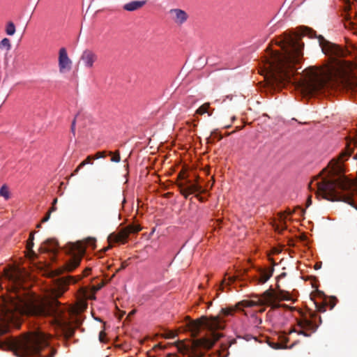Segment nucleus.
<instances>
[{"instance_id":"f257e3e1","label":"nucleus","mask_w":357,"mask_h":357,"mask_svg":"<svg viewBox=\"0 0 357 357\" xmlns=\"http://www.w3.org/2000/svg\"><path fill=\"white\" fill-rule=\"evenodd\" d=\"M64 287H58L52 290L45 298H10L4 301L2 314L0 315V336L9 331L10 325L19 327L17 321L20 316L26 315L38 318H50L51 322L63 328L65 335L73 337L75 329L67 324L63 319L65 310L61 307L58 298L66 291Z\"/></svg>"},{"instance_id":"f03ea898","label":"nucleus","mask_w":357,"mask_h":357,"mask_svg":"<svg viewBox=\"0 0 357 357\" xmlns=\"http://www.w3.org/2000/svg\"><path fill=\"white\" fill-rule=\"evenodd\" d=\"M275 44L280 47L282 52L273 50L268 47L264 56V68L271 84L277 87H282L292 82L296 71L295 65L299 63L303 56L304 44L296 37L287 33L277 38Z\"/></svg>"},{"instance_id":"7ed1b4c3","label":"nucleus","mask_w":357,"mask_h":357,"mask_svg":"<svg viewBox=\"0 0 357 357\" xmlns=\"http://www.w3.org/2000/svg\"><path fill=\"white\" fill-rule=\"evenodd\" d=\"M236 307H228L222 308L216 316H202L196 320L190 321L188 327L193 337L199 335L202 327L211 332L212 338L202 337L195 339L192 342L190 357H204V353L201 349L209 350L214 344L222 337V333H215V331L223 330L225 328V317L233 315Z\"/></svg>"},{"instance_id":"20e7f679","label":"nucleus","mask_w":357,"mask_h":357,"mask_svg":"<svg viewBox=\"0 0 357 357\" xmlns=\"http://www.w3.org/2000/svg\"><path fill=\"white\" fill-rule=\"evenodd\" d=\"M349 155L350 153L345 151L342 153L338 158L333 159L330 162L329 165L331 166V174L332 176H337V178H326L317 183L318 191L323 195L324 198L331 201L347 202L349 199V197L342 192L349 190L351 183L342 174L343 167L340 161L343 160L344 157L348 158Z\"/></svg>"},{"instance_id":"39448f33","label":"nucleus","mask_w":357,"mask_h":357,"mask_svg":"<svg viewBox=\"0 0 357 357\" xmlns=\"http://www.w3.org/2000/svg\"><path fill=\"white\" fill-rule=\"evenodd\" d=\"M338 85L337 79L329 70L313 66L309 67L303 71V78L299 81V87L305 96L324 93Z\"/></svg>"},{"instance_id":"423d86ee","label":"nucleus","mask_w":357,"mask_h":357,"mask_svg":"<svg viewBox=\"0 0 357 357\" xmlns=\"http://www.w3.org/2000/svg\"><path fill=\"white\" fill-rule=\"evenodd\" d=\"M49 338L47 334L40 330L31 331L13 342L14 352L19 357H53L55 351L52 348L48 355L40 353L49 347Z\"/></svg>"},{"instance_id":"0eeeda50","label":"nucleus","mask_w":357,"mask_h":357,"mask_svg":"<svg viewBox=\"0 0 357 357\" xmlns=\"http://www.w3.org/2000/svg\"><path fill=\"white\" fill-rule=\"evenodd\" d=\"M291 300V297L288 291L278 289V292H275L273 289H269L263 293L262 297L259 298V302L266 303L268 305L271 306L272 308L275 309L280 307L277 303L278 301Z\"/></svg>"},{"instance_id":"6e6552de","label":"nucleus","mask_w":357,"mask_h":357,"mask_svg":"<svg viewBox=\"0 0 357 357\" xmlns=\"http://www.w3.org/2000/svg\"><path fill=\"white\" fill-rule=\"evenodd\" d=\"M142 227L138 225L131 224L121 229L118 233H112L108 236V242L125 243L130 234H136L141 231Z\"/></svg>"},{"instance_id":"1a4fd4ad","label":"nucleus","mask_w":357,"mask_h":357,"mask_svg":"<svg viewBox=\"0 0 357 357\" xmlns=\"http://www.w3.org/2000/svg\"><path fill=\"white\" fill-rule=\"evenodd\" d=\"M178 178L180 179H184L185 181L183 182H179L177 183V186L179 188L181 194L185 198L188 199V197L195 193H205L206 190L202 189V187L198 183H192V181L189 179H187L184 177L182 172H180L178 174Z\"/></svg>"},{"instance_id":"9d476101","label":"nucleus","mask_w":357,"mask_h":357,"mask_svg":"<svg viewBox=\"0 0 357 357\" xmlns=\"http://www.w3.org/2000/svg\"><path fill=\"white\" fill-rule=\"evenodd\" d=\"M315 317L316 315L312 314L311 316V319H308L305 317L301 319L298 322V325L301 328V330L298 331L293 328L289 331V333L296 332L298 335H303L304 336L309 337L310 333H314L318 328V325L314 323V321L313 320Z\"/></svg>"},{"instance_id":"9b49d317","label":"nucleus","mask_w":357,"mask_h":357,"mask_svg":"<svg viewBox=\"0 0 357 357\" xmlns=\"http://www.w3.org/2000/svg\"><path fill=\"white\" fill-rule=\"evenodd\" d=\"M319 42L325 54L337 57L344 56V52L340 46L326 40L321 36H319Z\"/></svg>"},{"instance_id":"f8f14e48","label":"nucleus","mask_w":357,"mask_h":357,"mask_svg":"<svg viewBox=\"0 0 357 357\" xmlns=\"http://www.w3.org/2000/svg\"><path fill=\"white\" fill-rule=\"evenodd\" d=\"M72 61L68 56L66 49L61 47L59 52V72L63 73L70 71L71 69Z\"/></svg>"},{"instance_id":"ddd939ff","label":"nucleus","mask_w":357,"mask_h":357,"mask_svg":"<svg viewBox=\"0 0 357 357\" xmlns=\"http://www.w3.org/2000/svg\"><path fill=\"white\" fill-rule=\"evenodd\" d=\"M97 59L98 55L92 50L88 49L83 51L80 57V61L86 68H92Z\"/></svg>"},{"instance_id":"4468645a","label":"nucleus","mask_w":357,"mask_h":357,"mask_svg":"<svg viewBox=\"0 0 357 357\" xmlns=\"http://www.w3.org/2000/svg\"><path fill=\"white\" fill-rule=\"evenodd\" d=\"M4 277L13 283H18L22 278L20 270L17 267H10L4 271Z\"/></svg>"},{"instance_id":"2eb2a0df","label":"nucleus","mask_w":357,"mask_h":357,"mask_svg":"<svg viewBox=\"0 0 357 357\" xmlns=\"http://www.w3.org/2000/svg\"><path fill=\"white\" fill-rule=\"evenodd\" d=\"M59 250V243L54 238L47 239L40 246V250L56 255Z\"/></svg>"},{"instance_id":"dca6fc26","label":"nucleus","mask_w":357,"mask_h":357,"mask_svg":"<svg viewBox=\"0 0 357 357\" xmlns=\"http://www.w3.org/2000/svg\"><path fill=\"white\" fill-rule=\"evenodd\" d=\"M345 4L344 11L346 13L345 16L344 17V26L347 29H355V23L352 21V18L351 15L349 14V11L351 10V1L350 0H342Z\"/></svg>"},{"instance_id":"f3484780","label":"nucleus","mask_w":357,"mask_h":357,"mask_svg":"<svg viewBox=\"0 0 357 357\" xmlns=\"http://www.w3.org/2000/svg\"><path fill=\"white\" fill-rule=\"evenodd\" d=\"M273 268H269L268 269H259V277H254L253 280L256 281L257 284H264L272 276Z\"/></svg>"},{"instance_id":"a211bd4d","label":"nucleus","mask_w":357,"mask_h":357,"mask_svg":"<svg viewBox=\"0 0 357 357\" xmlns=\"http://www.w3.org/2000/svg\"><path fill=\"white\" fill-rule=\"evenodd\" d=\"M170 13L174 14V20L176 23L182 24H183L188 19L187 13L181 9L174 8L170 10Z\"/></svg>"},{"instance_id":"6ab92c4d","label":"nucleus","mask_w":357,"mask_h":357,"mask_svg":"<svg viewBox=\"0 0 357 357\" xmlns=\"http://www.w3.org/2000/svg\"><path fill=\"white\" fill-rule=\"evenodd\" d=\"M146 1H132L123 5V9L127 11H135L142 8Z\"/></svg>"},{"instance_id":"aec40b11","label":"nucleus","mask_w":357,"mask_h":357,"mask_svg":"<svg viewBox=\"0 0 357 357\" xmlns=\"http://www.w3.org/2000/svg\"><path fill=\"white\" fill-rule=\"evenodd\" d=\"M82 257L79 255H73L69 259V261L66 264V268L68 271H73L75 268H77L81 261Z\"/></svg>"},{"instance_id":"412c9836","label":"nucleus","mask_w":357,"mask_h":357,"mask_svg":"<svg viewBox=\"0 0 357 357\" xmlns=\"http://www.w3.org/2000/svg\"><path fill=\"white\" fill-rule=\"evenodd\" d=\"M263 296V294H261V295H255V296H253V297L255 298V300H251V301H243V305L245 307H253V306H255V305H268V304L266 303H261L259 302V298H261Z\"/></svg>"},{"instance_id":"4be33fe9","label":"nucleus","mask_w":357,"mask_h":357,"mask_svg":"<svg viewBox=\"0 0 357 357\" xmlns=\"http://www.w3.org/2000/svg\"><path fill=\"white\" fill-rule=\"evenodd\" d=\"M34 234L35 231H31L29 234V239L26 241V250L31 256L36 255L35 252L33 250V247L34 245Z\"/></svg>"},{"instance_id":"5701e85b","label":"nucleus","mask_w":357,"mask_h":357,"mask_svg":"<svg viewBox=\"0 0 357 357\" xmlns=\"http://www.w3.org/2000/svg\"><path fill=\"white\" fill-rule=\"evenodd\" d=\"M281 342L280 343H273L271 346L275 349H287V346L286 344L289 342V338L285 335H282L280 337Z\"/></svg>"},{"instance_id":"b1692460","label":"nucleus","mask_w":357,"mask_h":357,"mask_svg":"<svg viewBox=\"0 0 357 357\" xmlns=\"http://www.w3.org/2000/svg\"><path fill=\"white\" fill-rule=\"evenodd\" d=\"M0 197H2L5 200H8L11 197L10 189L7 184H3L1 187Z\"/></svg>"},{"instance_id":"393cba45","label":"nucleus","mask_w":357,"mask_h":357,"mask_svg":"<svg viewBox=\"0 0 357 357\" xmlns=\"http://www.w3.org/2000/svg\"><path fill=\"white\" fill-rule=\"evenodd\" d=\"M240 277V275H238L236 277H229L228 282H226V279L225 278L222 281V283L220 284L218 290L224 291L225 285L227 287L229 286L231 283L234 282L236 280H241Z\"/></svg>"},{"instance_id":"a878e982","label":"nucleus","mask_w":357,"mask_h":357,"mask_svg":"<svg viewBox=\"0 0 357 357\" xmlns=\"http://www.w3.org/2000/svg\"><path fill=\"white\" fill-rule=\"evenodd\" d=\"M0 48L1 50L6 49L7 51H9L11 48L10 40L7 38L2 39L0 42Z\"/></svg>"},{"instance_id":"bb28decb","label":"nucleus","mask_w":357,"mask_h":357,"mask_svg":"<svg viewBox=\"0 0 357 357\" xmlns=\"http://www.w3.org/2000/svg\"><path fill=\"white\" fill-rule=\"evenodd\" d=\"M6 33L8 36H13L15 33V26L13 22H8L6 27Z\"/></svg>"},{"instance_id":"cd10ccee","label":"nucleus","mask_w":357,"mask_h":357,"mask_svg":"<svg viewBox=\"0 0 357 357\" xmlns=\"http://www.w3.org/2000/svg\"><path fill=\"white\" fill-rule=\"evenodd\" d=\"M209 107V103H204L197 109L196 112L200 115H202L205 113H208V115H211V114L208 112Z\"/></svg>"},{"instance_id":"c85d7f7f","label":"nucleus","mask_w":357,"mask_h":357,"mask_svg":"<svg viewBox=\"0 0 357 357\" xmlns=\"http://www.w3.org/2000/svg\"><path fill=\"white\" fill-rule=\"evenodd\" d=\"M345 86L353 91H357V80H346Z\"/></svg>"},{"instance_id":"c756f323","label":"nucleus","mask_w":357,"mask_h":357,"mask_svg":"<svg viewBox=\"0 0 357 357\" xmlns=\"http://www.w3.org/2000/svg\"><path fill=\"white\" fill-rule=\"evenodd\" d=\"M92 160H94L93 158V155H88L86 158L79 164V167H83L87 164H92Z\"/></svg>"},{"instance_id":"7c9ffc66","label":"nucleus","mask_w":357,"mask_h":357,"mask_svg":"<svg viewBox=\"0 0 357 357\" xmlns=\"http://www.w3.org/2000/svg\"><path fill=\"white\" fill-rule=\"evenodd\" d=\"M107 155V152L106 151H98L97 152L95 155H93V158L94 160H97V159H99V158H105Z\"/></svg>"},{"instance_id":"2f4dec72","label":"nucleus","mask_w":357,"mask_h":357,"mask_svg":"<svg viewBox=\"0 0 357 357\" xmlns=\"http://www.w3.org/2000/svg\"><path fill=\"white\" fill-rule=\"evenodd\" d=\"M324 302L326 305L330 306V310H332L336 305V299L335 298H330L328 301L326 300Z\"/></svg>"},{"instance_id":"473e14b6","label":"nucleus","mask_w":357,"mask_h":357,"mask_svg":"<svg viewBox=\"0 0 357 357\" xmlns=\"http://www.w3.org/2000/svg\"><path fill=\"white\" fill-rule=\"evenodd\" d=\"M236 342V340L234 339H233L231 341H230L229 343H227V344H225V343H222L221 344V349H222V351H227L228 347L229 346H231L232 344H234Z\"/></svg>"},{"instance_id":"72a5a7b5","label":"nucleus","mask_w":357,"mask_h":357,"mask_svg":"<svg viewBox=\"0 0 357 357\" xmlns=\"http://www.w3.org/2000/svg\"><path fill=\"white\" fill-rule=\"evenodd\" d=\"M111 160L114 162H119L121 160L120 153L119 151H116L114 155L112 157Z\"/></svg>"},{"instance_id":"f704fd0d","label":"nucleus","mask_w":357,"mask_h":357,"mask_svg":"<svg viewBox=\"0 0 357 357\" xmlns=\"http://www.w3.org/2000/svg\"><path fill=\"white\" fill-rule=\"evenodd\" d=\"M86 244H87L88 245H91V246H92V247H93V248H95V247H96V245H95V243H96V239H95V238H88L86 240Z\"/></svg>"},{"instance_id":"c9c22d12","label":"nucleus","mask_w":357,"mask_h":357,"mask_svg":"<svg viewBox=\"0 0 357 357\" xmlns=\"http://www.w3.org/2000/svg\"><path fill=\"white\" fill-rule=\"evenodd\" d=\"M317 305V310L318 311L321 312H324L326 311V303H324V304H316Z\"/></svg>"},{"instance_id":"e433bc0d","label":"nucleus","mask_w":357,"mask_h":357,"mask_svg":"<svg viewBox=\"0 0 357 357\" xmlns=\"http://www.w3.org/2000/svg\"><path fill=\"white\" fill-rule=\"evenodd\" d=\"M76 117L77 116H75V119L73 120L72 123H71V128H70L71 132L73 133V135H75Z\"/></svg>"},{"instance_id":"4c0bfd02","label":"nucleus","mask_w":357,"mask_h":357,"mask_svg":"<svg viewBox=\"0 0 357 357\" xmlns=\"http://www.w3.org/2000/svg\"><path fill=\"white\" fill-rule=\"evenodd\" d=\"M176 336L175 333L172 332V331H169L167 333H166L165 334L163 335V337L165 338H174Z\"/></svg>"},{"instance_id":"58836bf2","label":"nucleus","mask_w":357,"mask_h":357,"mask_svg":"<svg viewBox=\"0 0 357 357\" xmlns=\"http://www.w3.org/2000/svg\"><path fill=\"white\" fill-rule=\"evenodd\" d=\"M57 201H58V199L57 198H55L54 200H53V202H52V207L50 208V209L49 210V211H51V212H53V211H55L56 210V204L57 203Z\"/></svg>"},{"instance_id":"ea45409f","label":"nucleus","mask_w":357,"mask_h":357,"mask_svg":"<svg viewBox=\"0 0 357 357\" xmlns=\"http://www.w3.org/2000/svg\"><path fill=\"white\" fill-rule=\"evenodd\" d=\"M106 334L104 331H100L99 333V340L100 342H104Z\"/></svg>"},{"instance_id":"a19ab883","label":"nucleus","mask_w":357,"mask_h":357,"mask_svg":"<svg viewBox=\"0 0 357 357\" xmlns=\"http://www.w3.org/2000/svg\"><path fill=\"white\" fill-rule=\"evenodd\" d=\"M51 213V211H48L47 214L45 215V217L42 219L41 222H45L48 221V220L50 218Z\"/></svg>"},{"instance_id":"79ce46f5","label":"nucleus","mask_w":357,"mask_h":357,"mask_svg":"<svg viewBox=\"0 0 357 357\" xmlns=\"http://www.w3.org/2000/svg\"><path fill=\"white\" fill-rule=\"evenodd\" d=\"M127 266H128V263L126 261L122 262L120 268L117 269L116 272H119V271L124 269L126 267H127Z\"/></svg>"},{"instance_id":"37998d69","label":"nucleus","mask_w":357,"mask_h":357,"mask_svg":"<svg viewBox=\"0 0 357 357\" xmlns=\"http://www.w3.org/2000/svg\"><path fill=\"white\" fill-rule=\"evenodd\" d=\"M312 204V197L309 196L306 202V207H309Z\"/></svg>"},{"instance_id":"c03bdc74","label":"nucleus","mask_w":357,"mask_h":357,"mask_svg":"<svg viewBox=\"0 0 357 357\" xmlns=\"http://www.w3.org/2000/svg\"><path fill=\"white\" fill-rule=\"evenodd\" d=\"M104 282H102L99 284H98L97 286L94 287V289L96 291H98L100 290L103 286H104Z\"/></svg>"},{"instance_id":"a18cd8bd","label":"nucleus","mask_w":357,"mask_h":357,"mask_svg":"<svg viewBox=\"0 0 357 357\" xmlns=\"http://www.w3.org/2000/svg\"><path fill=\"white\" fill-rule=\"evenodd\" d=\"M91 269L90 268H86L84 271V276H86L88 275L90 272H91Z\"/></svg>"},{"instance_id":"49530a36","label":"nucleus","mask_w":357,"mask_h":357,"mask_svg":"<svg viewBox=\"0 0 357 357\" xmlns=\"http://www.w3.org/2000/svg\"><path fill=\"white\" fill-rule=\"evenodd\" d=\"M81 168H82V167H79V165L77 167V168L74 170V172L71 174V176H74V175H75V174H77Z\"/></svg>"},{"instance_id":"de8ad7c7","label":"nucleus","mask_w":357,"mask_h":357,"mask_svg":"<svg viewBox=\"0 0 357 357\" xmlns=\"http://www.w3.org/2000/svg\"><path fill=\"white\" fill-rule=\"evenodd\" d=\"M81 168H82V167H79V165L77 167V168L74 170V172L71 174V176H74V175H75V174H77Z\"/></svg>"},{"instance_id":"09e8293b","label":"nucleus","mask_w":357,"mask_h":357,"mask_svg":"<svg viewBox=\"0 0 357 357\" xmlns=\"http://www.w3.org/2000/svg\"><path fill=\"white\" fill-rule=\"evenodd\" d=\"M158 348L160 349H165V347L161 345L160 344H158L155 346L154 349H158Z\"/></svg>"},{"instance_id":"8fccbe9b","label":"nucleus","mask_w":357,"mask_h":357,"mask_svg":"<svg viewBox=\"0 0 357 357\" xmlns=\"http://www.w3.org/2000/svg\"><path fill=\"white\" fill-rule=\"evenodd\" d=\"M195 197L202 202H204V197L200 196L199 194L196 195Z\"/></svg>"},{"instance_id":"3c124183","label":"nucleus","mask_w":357,"mask_h":357,"mask_svg":"<svg viewBox=\"0 0 357 357\" xmlns=\"http://www.w3.org/2000/svg\"><path fill=\"white\" fill-rule=\"evenodd\" d=\"M298 209L300 211L301 215H303L305 212V209L301 208V207H298Z\"/></svg>"},{"instance_id":"603ef678","label":"nucleus","mask_w":357,"mask_h":357,"mask_svg":"<svg viewBox=\"0 0 357 357\" xmlns=\"http://www.w3.org/2000/svg\"><path fill=\"white\" fill-rule=\"evenodd\" d=\"M227 355H228V352H227L226 354H222V352H221V351H220V352H219V356H220V357H227Z\"/></svg>"},{"instance_id":"864d4df0","label":"nucleus","mask_w":357,"mask_h":357,"mask_svg":"<svg viewBox=\"0 0 357 357\" xmlns=\"http://www.w3.org/2000/svg\"><path fill=\"white\" fill-rule=\"evenodd\" d=\"M307 31L308 32L307 34H309L310 37H312V33H314V31L309 29H307Z\"/></svg>"},{"instance_id":"5fc2aeb1","label":"nucleus","mask_w":357,"mask_h":357,"mask_svg":"<svg viewBox=\"0 0 357 357\" xmlns=\"http://www.w3.org/2000/svg\"><path fill=\"white\" fill-rule=\"evenodd\" d=\"M166 357H176L175 354H168Z\"/></svg>"},{"instance_id":"6e6d98bb","label":"nucleus","mask_w":357,"mask_h":357,"mask_svg":"<svg viewBox=\"0 0 357 357\" xmlns=\"http://www.w3.org/2000/svg\"><path fill=\"white\" fill-rule=\"evenodd\" d=\"M276 229L280 232L281 231L284 229V227H282L281 229H280L279 227H278Z\"/></svg>"},{"instance_id":"4d7b16f0","label":"nucleus","mask_w":357,"mask_h":357,"mask_svg":"<svg viewBox=\"0 0 357 357\" xmlns=\"http://www.w3.org/2000/svg\"><path fill=\"white\" fill-rule=\"evenodd\" d=\"M321 267V265H318L317 264H315V268H319Z\"/></svg>"},{"instance_id":"13d9d810","label":"nucleus","mask_w":357,"mask_h":357,"mask_svg":"<svg viewBox=\"0 0 357 357\" xmlns=\"http://www.w3.org/2000/svg\"><path fill=\"white\" fill-rule=\"evenodd\" d=\"M110 248V246L107 247V248H105L104 249V252H106L107 250H108Z\"/></svg>"},{"instance_id":"bf43d9fd","label":"nucleus","mask_w":357,"mask_h":357,"mask_svg":"<svg viewBox=\"0 0 357 357\" xmlns=\"http://www.w3.org/2000/svg\"><path fill=\"white\" fill-rule=\"evenodd\" d=\"M41 227V223H38L37 225H36V227L37 228H40Z\"/></svg>"},{"instance_id":"052dcab7","label":"nucleus","mask_w":357,"mask_h":357,"mask_svg":"<svg viewBox=\"0 0 357 357\" xmlns=\"http://www.w3.org/2000/svg\"><path fill=\"white\" fill-rule=\"evenodd\" d=\"M124 314H125V312H122L121 314L119 316V318L121 319L123 316Z\"/></svg>"},{"instance_id":"680f3d73","label":"nucleus","mask_w":357,"mask_h":357,"mask_svg":"<svg viewBox=\"0 0 357 357\" xmlns=\"http://www.w3.org/2000/svg\"><path fill=\"white\" fill-rule=\"evenodd\" d=\"M108 153H109V155H112L113 154V153L112 151H109Z\"/></svg>"},{"instance_id":"e2e57ef3","label":"nucleus","mask_w":357,"mask_h":357,"mask_svg":"<svg viewBox=\"0 0 357 357\" xmlns=\"http://www.w3.org/2000/svg\"><path fill=\"white\" fill-rule=\"evenodd\" d=\"M248 270H244V273L245 274L247 273Z\"/></svg>"},{"instance_id":"0e129e2a","label":"nucleus","mask_w":357,"mask_h":357,"mask_svg":"<svg viewBox=\"0 0 357 357\" xmlns=\"http://www.w3.org/2000/svg\"><path fill=\"white\" fill-rule=\"evenodd\" d=\"M80 252H84V250H83V249H82V250H80Z\"/></svg>"}]
</instances>
